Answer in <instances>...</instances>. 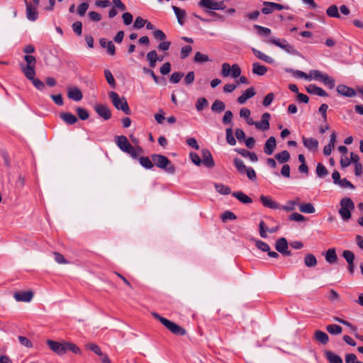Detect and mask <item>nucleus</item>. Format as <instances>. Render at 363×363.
Wrapping results in <instances>:
<instances>
[{
	"label": "nucleus",
	"instance_id": "f257e3e1",
	"mask_svg": "<svg viewBox=\"0 0 363 363\" xmlns=\"http://www.w3.org/2000/svg\"><path fill=\"white\" fill-rule=\"evenodd\" d=\"M115 142L121 150L129 154L133 159H138L139 154L143 152L141 147H133L124 135L116 136Z\"/></svg>",
	"mask_w": 363,
	"mask_h": 363
},
{
	"label": "nucleus",
	"instance_id": "f03ea898",
	"mask_svg": "<svg viewBox=\"0 0 363 363\" xmlns=\"http://www.w3.org/2000/svg\"><path fill=\"white\" fill-rule=\"evenodd\" d=\"M151 158L157 167L164 169L169 174L174 173V166L167 157L162 155L153 154L152 155Z\"/></svg>",
	"mask_w": 363,
	"mask_h": 363
},
{
	"label": "nucleus",
	"instance_id": "7ed1b4c3",
	"mask_svg": "<svg viewBox=\"0 0 363 363\" xmlns=\"http://www.w3.org/2000/svg\"><path fill=\"white\" fill-rule=\"evenodd\" d=\"M152 315L173 334L180 336H183L186 334V330L179 325L169 320L164 317H162L156 313H152Z\"/></svg>",
	"mask_w": 363,
	"mask_h": 363
},
{
	"label": "nucleus",
	"instance_id": "20e7f679",
	"mask_svg": "<svg viewBox=\"0 0 363 363\" xmlns=\"http://www.w3.org/2000/svg\"><path fill=\"white\" fill-rule=\"evenodd\" d=\"M309 81L312 79L320 81L330 89H333L335 86V79L325 73H322L319 70L312 69L308 73Z\"/></svg>",
	"mask_w": 363,
	"mask_h": 363
},
{
	"label": "nucleus",
	"instance_id": "39448f33",
	"mask_svg": "<svg viewBox=\"0 0 363 363\" xmlns=\"http://www.w3.org/2000/svg\"><path fill=\"white\" fill-rule=\"evenodd\" d=\"M339 214L342 219L347 221L351 218V211L354 209V203L351 199L345 197L340 201Z\"/></svg>",
	"mask_w": 363,
	"mask_h": 363
},
{
	"label": "nucleus",
	"instance_id": "423d86ee",
	"mask_svg": "<svg viewBox=\"0 0 363 363\" xmlns=\"http://www.w3.org/2000/svg\"><path fill=\"white\" fill-rule=\"evenodd\" d=\"M109 97L113 104V106L118 110H121L125 114H130V111L125 97H120L119 95L114 91L109 93Z\"/></svg>",
	"mask_w": 363,
	"mask_h": 363
},
{
	"label": "nucleus",
	"instance_id": "0eeeda50",
	"mask_svg": "<svg viewBox=\"0 0 363 363\" xmlns=\"http://www.w3.org/2000/svg\"><path fill=\"white\" fill-rule=\"evenodd\" d=\"M234 164L240 174H246L247 177L250 180L253 181L256 179L257 175L255 171L252 167H247L242 160L235 157L234 159Z\"/></svg>",
	"mask_w": 363,
	"mask_h": 363
},
{
	"label": "nucleus",
	"instance_id": "6e6552de",
	"mask_svg": "<svg viewBox=\"0 0 363 363\" xmlns=\"http://www.w3.org/2000/svg\"><path fill=\"white\" fill-rule=\"evenodd\" d=\"M269 42L273 45L283 49L289 54L298 55L299 52L295 49V48L289 44L285 39H279L274 37H272Z\"/></svg>",
	"mask_w": 363,
	"mask_h": 363
},
{
	"label": "nucleus",
	"instance_id": "1a4fd4ad",
	"mask_svg": "<svg viewBox=\"0 0 363 363\" xmlns=\"http://www.w3.org/2000/svg\"><path fill=\"white\" fill-rule=\"evenodd\" d=\"M241 74V69L238 64H233L230 66L228 63L224 62L221 66V75L223 77L231 76L233 78H237Z\"/></svg>",
	"mask_w": 363,
	"mask_h": 363
},
{
	"label": "nucleus",
	"instance_id": "9d476101",
	"mask_svg": "<svg viewBox=\"0 0 363 363\" xmlns=\"http://www.w3.org/2000/svg\"><path fill=\"white\" fill-rule=\"evenodd\" d=\"M47 345L50 349L58 355H63L65 354V342H57L51 340L46 341Z\"/></svg>",
	"mask_w": 363,
	"mask_h": 363
},
{
	"label": "nucleus",
	"instance_id": "9b49d317",
	"mask_svg": "<svg viewBox=\"0 0 363 363\" xmlns=\"http://www.w3.org/2000/svg\"><path fill=\"white\" fill-rule=\"evenodd\" d=\"M262 204L271 209H281V205L274 201L270 196L261 195L259 197Z\"/></svg>",
	"mask_w": 363,
	"mask_h": 363
},
{
	"label": "nucleus",
	"instance_id": "f8f14e48",
	"mask_svg": "<svg viewBox=\"0 0 363 363\" xmlns=\"http://www.w3.org/2000/svg\"><path fill=\"white\" fill-rule=\"evenodd\" d=\"M201 163H203L204 166L209 168H212L214 167L215 162L213 161L212 155L208 150L203 149L201 150Z\"/></svg>",
	"mask_w": 363,
	"mask_h": 363
},
{
	"label": "nucleus",
	"instance_id": "ddd939ff",
	"mask_svg": "<svg viewBox=\"0 0 363 363\" xmlns=\"http://www.w3.org/2000/svg\"><path fill=\"white\" fill-rule=\"evenodd\" d=\"M94 109L98 115L102 117L104 120H108L111 118V112L106 105L96 104L94 107Z\"/></svg>",
	"mask_w": 363,
	"mask_h": 363
},
{
	"label": "nucleus",
	"instance_id": "4468645a",
	"mask_svg": "<svg viewBox=\"0 0 363 363\" xmlns=\"http://www.w3.org/2000/svg\"><path fill=\"white\" fill-rule=\"evenodd\" d=\"M287 249H288V242H287L286 238H281L278 239L277 241L276 242V250L279 252H280L284 255L289 256V255H291V252L288 251Z\"/></svg>",
	"mask_w": 363,
	"mask_h": 363
},
{
	"label": "nucleus",
	"instance_id": "2eb2a0df",
	"mask_svg": "<svg viewBox=\"0 0 363 363\" xmlns=\"http://www.w3.org/2000/svg\"><path fill=\"white\" fill-rule=\"evenodd\" d=\"M303 144L309 151H316L318 147V141L313 138L302 137Z\"/></svg>",
	"mask_w": 363,
	"mask_h": 363
},
{
	"label": "nucleus",
	"instance_id": "dca6fc26",
	"mask_svg": "<svg viewBox=\"0 0 363 363\" xmlns=\"http://www.w3.org/2000/svg\"><path fill=\"white\" fill-rule=\"evenodd\" d=\"M13 296L17 301L30 302L33 297V293L31 291H20L15 293Z\"/></svg>",
	"mask_w": 363,
	"mask_h": 363
},
{
	"label": "nucleus",
	"instance_id": "f3484780",
	"mask_svg": "<svg viewBox=\"0 0 363 363\" xmlns=\"http://www.w3.org/2000/svg\"><path fill=\"white\" fill-rule=\"evenodd\" d=\"M270 114L269 113H264L262 116V120L260 122L255 123V126L259 130H267L269 128V120Z\"/></svg>",
	"mask_w": 363,
	"mask_h": 363
},
{
	"label": "nucleus",
	"instance_id": "a211bd4d",
	"mask_svg": "<svg viewBox=\"0 0 363 363\" xmlns=\"http://www.w3.org/2000/svg\"><path fill=\"white\" fill-rule=\"evenodd\" d=\"M277 143L276 138L274 136H271L265 142L264 146V152L267 155H271L276 148Z\"/></svg>",
	"mask_w": 363,
	"mask_h": 363
},
{
	"label": "nucleus",
	"instance_id": "6ab92c4d",
	"mask_svg": "<svg viewBox=\"0 0 363 363\" xmlns=\"http://www.w3.org/2000/svg\"><path fill=\"white\" fill-rule=\"evenodd\" d=\"M67 96L69 99L75 101L82 100L83 95L80 89L77 87H69L67 89Z\"/></svg>",
	"mask_w": 363,
	"mask_h": 363
},
{
	"label": "nucleus",
	"instance_id": "aec40b11",
	"mask_svg": "<svg viewBox=\"0 0 363 363\" xmlns=\"http://www.w3.org/2000/svg\"><path fill=\"white\" fill-rule=\"evenodd\" d=\"M172 9L176 15L178 23L180 26H184L186 18V12L184 9H182L176 6H172Z\"/></svg>",
	"mask_w": 363,
	"mask_h": 363
},
{
	"label": "nucleus",
	"instance_id": "412c9836",
	"mask_svg": "<svg viewBox=\"0 0 363 363\" xmlns=\"http://www.w3.org/2000/svg\"><path fill=\"white\" fill-rule=\"evenodd\" d=\"M337 91L342 96L352 97L356 95L355 91L346 85L340 84L337 86Z\"/></svg>",
	"mask_w": 363,
	"mask_h": 363
},
{
	"label": "nucleus",
	"instance_id": "4be33fe9",
	"mask_svg": "<svg viewBox=\"0 0 363 363\" xmlns=\"http://www.w3.org/2000/svg\"><path fill=\"white\" fill-rule=\"evenodd\" d=\"M26 17L28 20L34 21L38 18V13L37 11V6H33L26 2Z\"/></svg>",
	"mask_w": 363,
	"mask_h": 363
},
{
	"label": "nucleus",
	"instance_id": "5701e85b",
	"mask_svg": "<svg viewBox=\"0 0 363 363\" xmlns=\"http://www.w3.org/2000/svg\"><path fill=\"white\" fill-rule=\"evenodd\" d=\"M100 45L107 49V52L111 55H114L116 53V48L114 44L111 40H107L106 38H101L99 40Z\"/></svg>",
	"mask_w": 363,
	"mask_h": 363
},
{
	"label": "nucleus",
	"instance_id": "b1692460",
	"mask_svg": "<svg viewBox=\"0 0 363 363\" xmlns=\"http://www.w3.org/2000/svg\"><path fill=\"white\" fill-rule=\"evenodd\" d=\"M255 94H256V92H255L254 88H252V87L248 88L245 91V92L241 96H240L238 98V102L240 104H243L245 103V101L247 99L254 96L255 95Z\"/></svg>",
	"mask_w": 363,
	"mask_h": 363
},
{
	"label": "nucleus",
	"instance_id": "393cba45",
	"mask_svg": "<svg viewBox=\"0 0 363 363\" xmlns=\"http://www.w3.org/2000/svg\"><path fill=\"white\" fill-rule=\"evenodd\" d=\"M306 91L311 94L318 95L320 96H328V94L320 87L315 84H310L306 87Z\"/></svg>",
	"mask_w": 363,
	"mask_h": 363
},
{
	"label": "nucleus",
	"instance_id": "a878e982",
	"mask_svg": "<svg viewBox=\"0 0 363 363\" xmlns=\"http://www.w3.org/2000/svg\"><path fill=\"white\" fill-rule=\"evenodd\" d=\"M301 203V199L296 197L294 200L288 201L284 206H281V209L284 210L286 211H292L295 209L296 206H299Z\"/></svg>",
	"mask_w": 363,
	"mask_h": 363
},
{
	"label": "nucleus",
	"instance_id": "bb28decb",
	"mask_svg": "<svg viewBox=\"0 0 363 363\" xmlns=\"http://www.w3.org/2000/svg\"><path fill=\"white\" fill-rule=\"evenodd\" d=\"M252 51L258 59L269 64H273L274 62V60L272 57L267 55L266 54L262 52L261 51L255 48H252Z\"/></svg>",
	"mask_w": 363,
	"mask_h": 363
},
{
	"label": "nucleus",
	"instance_id": "cd10ccee",
	"mask_svg": "<svg viewBox=\"0 0 363 363\" xmlns=\"http://www.w3.org/2000/svg\"><path fill=\"white\" fill-rule=\"evenodd\" d=\"M252 72L254 74L263 76L267 73V67L262 65L258 62H254L252 64Z\"/></svg>",
	"mask_w": 363,
	"mask_h": 363
},
{
	"label": "nucleus",
	"instance_id": "c85d7f7f",
	"mask_svg": "<svg viewBox=\"0 0 363 363\" xmlns=\"http://www.w3.org/2000/svg\"><path fill=\"white\" fill-rule=\"evenodd\" d=\"M35 67L21 65V69H22V72H23L25 77L30 81L35 78Z\"/></svg>",
	"mask_w": 363,
	"mask_h": 363
},
{
	"label": "nucleus",
	"instance_id": "c756f323",
	"mask_svg": "<svg viewBox=\"0 0 363 363\" xmlns=\"http://www.w3.org/2000/svg\"><path fill=\"white\" fill-rule=\"evenodd\" d=\"M314 337L315 340L323 345L327 344L329 340L328 335L321 330H315L314 333Z\"/></svg>",
	"mask_w": 363,
	"mask_h": 363
},
{
	"label": "nucleus",
	"instance_id": "7c9ffc66",
	"mask_svg": "<svg viewBox=\"0 0 363 363\" xmlns=\"http://www.w3.org/2000/svg\"><path fill=\"white\" fill-rule=\"evenodd\" d=\"M147 60L149 62V66L151 68H154L156 66V62L157 61V53L153 50L147 52L146 55Z\"/></svg>",
	"mask_w": 363,
	"mask_h": 363
},
{
	"label": "nucleus",
	"instance_id": "2f4dec72",
	"mask_svg": "<svg viewBox=\"0 0 363 363\" xmlns=\"http://www.w3.org/2000/svg\"><path fill=\"white\" fill-rule=\"evenodd\" d=\"M236 151L242 157H248L252 162H255L258 160L257 156L254 152H251L245 149H238Z\"/></svg>",
	"mask_w": 363,
	"mask_h": 363
},
{
	"label": "nucleus",
	"instance_id": "473e14b6",
	"mask_svg": "<svg viewBox=\"0 0 363 363\" xmlns=\"http://www.w3.org/2000/svg\"><path fill=\"white\" fill-rule=\"evenodd\" d=\"M325 356L330 363H342V358L330 351L326 350Z\"/></svg>",
	"mask_w": 363,
	"mask_h": 363
},
{
	"label": "nucleus",
	"instance_id": "72a5a7b5",
	"mask_svg": "<svg viewBox=\"0 0 363 363\" xmlns=\"http://www.w3.org/2000/svg\"><path fill=\"white\" fill-rule=\"evenodd\" d=\"M60 118L67 124L72 125L77 121V117L70 113H60Z\"/></svg>",
	"mask_w": 363,
	"mask_h": 363
},
{
	"label": "nucleus",
	"instance_id": "f704fd0d",
	"mask_svg": "<svg viewBox=\"0 0 363 363\" xmlns=\"http://www.w3.org/2000/svg\"><path fill=\"white\" fill-rule=\"evenodd\" d=\"M325 260L330 264H333L337 262V256L334 248L328 249L326 251Z\"/></svg>",
	"mask_w": 363,
	"mask_h": 363
},
{
	"label": "nucleus",
	"instance_id": "c9c22d12",
	"mask_svg": "<svg viewBox=\"0 0 363 363\" xmlns=\"http://www.w3.org/2000/svg\"><path fill=\"white\" fill-rule=\"evenodd\" d=\"M232 195L243 203L252 202V199L242 191L233 192Z\"/></svg>",
	"mask_w": 363,
	"mask_h": 363
},
{
	"label": "nucleus",
	"instance_id": "e433bc0d",
	"mask_svg": "<svg viewBox=\"0 0 363 363\" xmlns=\"http://www.w3.org/2000/svg\"><path fill=\"white\" fill-rule=\"evenodd\" d=\"M299 211L303 213H313L315 209L311 203H300Z\"/></svg>",
	"mask_w": 363,
	"mask_h": 363
},
{
	"label": "nucleus",
	"instance_id": "4c0bfd02",
	"mask_svg": "<svg viewBox=\"0 0 363 363\" xmlns=\"http://www.w3.org/2000/svg\"><path fill=\"white\" fill-rule=\"evenodd\" d=\"M276 160L280 163H284L290 159V154L287 150H284L275 155Z\"/></svg>",
	"mask_w": 363,
	"mask_h": 363
},
{
	"label": "nucleus",
	"instance_id": "58836bf2",
	"mask_svg": "<svg viewBox=\"0 0 363 363\" xmlns=\"http://www.w3.org/2000/svg\"><path fill=\"white\" fill-rule=\"evenodd\" d=\"M286 72H290L293 74L294 77L304 79L306 80L309 79L308 74H306L302 71L300 70H294L293 69L286 68Z\"/></svg>",
	"mask_w": 363,
	"mask_h": 363
},
{
	"label": "nucleus",
	"instance_id": "ea45409f",
	"mask_svg": "<svg viewBox=\"0 0 363 363\" xmlns=\"http://www.w3.org/2000/svg\"><path fill=\"white\" fill-rule=\"evenodd\" d=\"M316 174L320 178H323L328 174V171L322 163H318L315 169Z\"/></svg>",
	"mask_w": 363,
	"mask_h": 363
},
{
	"label": "nucleus",
	"instance_id": "a19ab883",
	"mask_svg": "<svg viewBox=\"0 0 363 363\" xmlns=\"http://www.w3.org/2000/svg\"><path fill=\"white\" fill-rule=\"evenodd\" d=\"M225 104L220 100H216L211 106V110L214 112L220 113L225 110Z\"/></svg>",
	"mask_w": 363,
	"mask_h": 363
},
{
	"label": "nucleus",
	"instance_id": "79ce46f5",
	"mask_svg": "<svg viewBox=\"0 0 363 363\" xmlns=\"http://www.w3.org/2000/svg\"><path fill=\"white\" fill-rule=\"evenodd\" d=\"M216 190L223 195H228L230 194V189L228 186L223 184H215L214 185Z\"/></svg>",
	"mask_w": 363,
	"mask_h": 363
},
{
	"label": "nucleus",
	"instance_id": "37998d69",
	"mask_svg": "<svg viewBox=\"0 0 363 363\" xmlns=\"http://www.w3.org/2000/svg\"><path fill=\"white\" fill-rule=\"evenodd\" d=\"M304 263L308 267H315L317 264V259L313 255L308 254L304 258Z\"/></svg>",
	"mask_w": 363,
	"mask_h": 363
},
{
	"label": "nucleus",
	"instance_id": "c03bdc74",
	"mask_svg": "<svg viewBox=\"0 0 363 363\" xmlns=\"http://www.w3.org/2000/svg\"><path fill=\"white\" fill-rule=\"evenodd\" d=\"M326 330L332 335H339L342 332V327L335 324L327 325Z\"/></svg>",
	"mask_w": 363,
	"mask_h": 363
},
{
	"label": "nucleus",
	"instance_id": "a18cd8bd",
	"mask_svg": "<svg viewBox=\"0 0 363 363\" xmlns=\"http://www.w3.org/2000/svg\"><path fill=\"white\" fill-rule=\"evenodd\" d=\"M208 105L207 99L204 97H199L196 103V108L198 111H203Z\"/></svg>",
	"mask_w": 363,
	"mask_h": 363
},
{
	"label": "nucleus",
	"instance_id": "49530a36",
	"mask_svg": "<svg viewBox=\"0 0 363 363\" xmlns=\"http://www.w3.org/2000/svg\"><path fill=\"white\" fill-rule=\"evenodd\" d=\"M216 3V1H214L213 0H201L199 2V5L203 8L215 10Z\"/></svg>",
	"mask_w": 363,
	"mask_h": 363
},
{
	"label": "nucleus",
	"instance_id": "de8ad7c7",
	"mask_svg": "<svg viewBox=\"0 0 363 363\" xmlns=\"http://www.w3.org/2000/svg\"><path fill=\"white\" fill-rule=\"evenodd\" d=\"M326 13L330 17H333V18H340V17L339 12H338L337 6L336 5L330 6L326 10Z\"/></svg>",
	"mask_w": 363,
	"mask_h": 363
},
{
	"label": "nucleus",
	"instance_id": "09e8293b",
	"mask_svg": "<svg viewBox=\"0 0 363 363\" xmlns=\"http://www.w3.org/2000/svg\"><path fill=\"white\" fill-rule=\"evenodd\" d=\"M140 164L145 169H151L153 167L152 160L148 157H141L139 159Z\"/></svg>",
	"mask_w": 363,
	"mask_h": 363
},
{
	"label": "nucleus",
	"instance_id": "8fccbe9b",
	"mask_svg": "<svg viewBox=\"0 0 363 363\" xmlns=\"http://www.w3.org/2000/svg\"><path fill=\"white\" fill-rule=\"evenodd\" d=\"M104 76L108 84L112 87H116V81L115 79L109 69L104 70Z\"/></svg>",
	"mask_w": 363,
	"mask_h": 363
},
{
	"label": "nucleus",
	"instance_id": "3c124183",
	"mask_svg": "<svg viewBox=\"0 0 363 363\" xmlns=\"http://www.w3.org/2000/svg\"><path fill=\"white\" fill-rule=\"evenodd\" d=\"M209 61V57L207 55L203 54L200 52H196L194 56V62L198 63H203Z\"/></svg>",
	"mask_w": 363,
	"mask_h": 363
},
{
	"label": "nucleus",
	"instance_id": "603ef678",
	"mask_svg": "<svg viewBox=\"0 0 363 363\" xmlns=\"http://www.w3.org/2000/svg\"><path fill=\"white\" fill-rule=\"evenodd\" d=\"M226 140L227 143L230 145H235L236 144V140L233 136L232 128H228L226 129Z\"/></svg>",
	"mask_w": 363,
	"mask_h": 363
},
{
	"label": "nucleus",
	"instance_id": "864d4df0",
	"mask_svg": "<svg viewBox=\"0 0 363 363\" xmlns=\"http://www.w3.org/2000/svg\"><path fill=\"white\" fill-rule=\"evenodd\" d=\"M69 350L74 354H80L81 350L74 343L65 342V352Z\"/></svg>",
	"mask_w": 363,
	"mask_h": 363
},
{
	"label": "nucleus",
	"instance_id": "5fc2aeb1",
	"mask_svg": "<svg viewBox=\"0 0 363 363\" xmlns=\"http://www.w3.org/2000/svg\"><path fill=\"white\" fill-rule=\"evenodd\" d=\"M267 229H269V228L266 225L265 223L263 220L260 221L259 224V233L261 238H266L267 237Z\"/></svg>",
	"mask_w": 363,
	"mask_h": 363
},
{
	"label": "nucleus",
	"instance_id": "6e6d98bb",
	"mask_svg": "<svg viewBox=\"0 0 363 363\" xmlns=\"http://www.w3.org/2000/svg\"><path fill=\"white\" fill-rule=\"evenodd\" d=\"M343 257L346 259L348 264L354 262V254L350 250H344L342 252Z\"/></svg>",
	"mask_w": 363,
	"mask_h": 363
},
{
	"label": "nucleus",
	"instance_id": "4d7b16f0",
	"mask_svg": "<svg viewBox=\"0 0 363 363\" xmlns=\"http://www.w3.org/2000/svg\"><path fill=\"white\" fill-rule=\"evenodd\" d=\"M191 51L192 48L190 45H185L182 47L180 52V58L182 60L186 58Z\"/></svg>",
	"mask_w": 363,
	"mask_h": 363
},
{
	"label": "nucleus",
	"instance_id": "13d9d810",
	"mask_svg": "<svg viewBox=\"0 0 363 363\" xmlns=\"http://www.w3.org/2000/svg\"><path fill=\"white\" fill-rule=\"evenodd\" d=\"M341 188L343 189H354V186L347 179H341L339 183L337 184Z\"/></svg>",
	"mask_w": 363,
	"mask_h": 363
},
{
	"label": "nucleus",
	"instance_id": "bf43d9fd",
	"mask_svg": "<svg viewBox=\"0 0 363 363\" xmlns=\"http://www.w3.org/2000/svg\"><path fill=\"white\" fill-rule=\"evenodd\" d=\"M254 28L258 30V33L261 35L267 36L271 33V30L268 28L258 25H255Z\"/></svg>",
	"mask_w": 363,
	"mask_h": 363
},
{
	"label": "nucleus",
	"instance_id": "052dcab7",
	"mask_svg": "<svg viewBox=\"0 0 363 363\" xmlns=\"http://www.w3.org/2000/svg\"><path fill=\"white\" fill-rule=\"evenodd\" d=\"M89 4L83 2L80 4L77 8V13L80 16H84L89 9Z\"/></svg>",
	"mask_w": 363,
	"mask_h": 363
},
{
	"label": "nucleus",
	"instance_id": "680f3d73",
	"mask_svg": "<svg viewBox=\"0 0 363 363\" xmlns=\"http://www.w3.org/2000/svg\"><path fill=\"white\" fill-rule=\"evenodd\" d=\"M255 245L259 250L263 252H268L270 250L269 245L261 240H255Z\"/></svg>",
	"mask_w": 363,
	"mask_h": 363
},
{
	"label": "nucleus",
	"instance_id": "e2e57ef3",
	"mask_svg": "<svg viewBox=\"0 0 363 363\" xmlns=\"http://www.w3.org/2000/svg\"><path fill=\"white\" fill-rule=\"evenodd\" d=\"M183 76H184L183 73L179 72H175L172 74L169 81H170V82H172L173 84H177L181 80V79L182 78Z\"/></svg>",
	"mask_w": 363,
	"mask_h": 363
},
{
	"label": "nucleus",
	"instance_id": "0e129e2a",
	"mask_svg": "<svg viewBox=\"0 0 363 363\" xmlns=\"http://www.w3.org/2000/svg\"><path fill=\"white\" fill-rule=\"evenodd\" d=\"M86 347L91 350L92 352H94L97 355L103 356V353L101 351V349L96 344L92 342L89 343L87 344Z\"/></svg>",
	"mask_w": 363,
	"mask_h": 363
},
{
	"label": "nucleus",
	"instance_id": "69168bd1",
	"mask_svg": "<svg viewBox=\"0 0 363 363\" xmlns=\"http://www.w3.org/2000/svg\"><path fill=\"white\" fill-rule=\"evenodd\" d=\"M146 23H147V20L143 19L140 16H138L135 18V21L133 24V27L136 29H140V28H143L145 25Z\"/></svg>",
	"mask_w": 363,
	"mask_h": 363
},
{
	"label": "nucleus",
	"instance_id": "338daca9",
	"mask_svg": "<svg viewBox=\"0 0 363 363\" xmlns=\"http://www.w3.org/2000/svg\"><path fill=\"white\" fill-rule=\"evenodd\" d=\"M77 113L81 120H86L89 116L88 111L86 109L80 107L77 108Z\"/></svg>",
	"mask_w": 363,
	"mask_h": 363
},
{
	"label": "nucleus",
	"instance_id": "774afa93",
	"mask_svg": "<svg viewBox=\"0 0 363 363\" xmlns=\"http://www.w3.org/2000/svg\"><path fill=\"white\" fill-rule=\"evenodd\" d=\"M31 82H32L33 86L37 89H38L40 91H43L45 89V84L39 79L35 77L33 79L31 80Z\"/></svg>",
	"mask_w": 363,
	"mask_h": 363
}]
</instances>
